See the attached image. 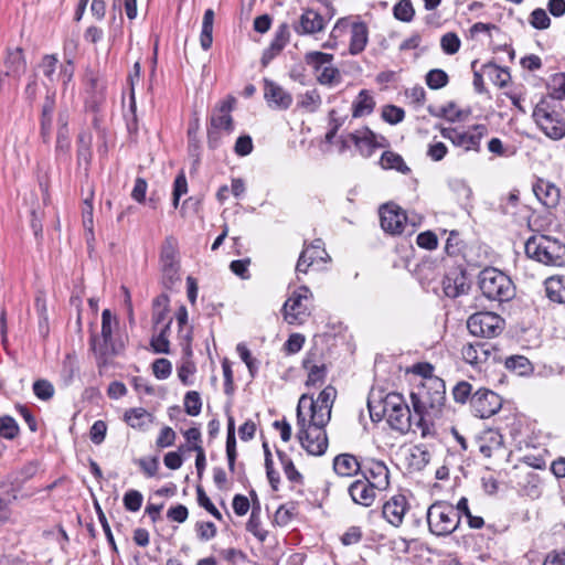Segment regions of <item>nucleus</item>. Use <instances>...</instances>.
Here are the masks:
<instances>
[{
  "instance_id": "1",
  "label": "nucleus",
  "mask_w": 565,
  "mask_h": 565,
  "mask_svg": "<svg viewBox=\"0 0 565 565\" xmlns=\"http://www.w3.org/2000/svg\"><path fill=\"white\" fill-rule=\"evenodd\" d=\"M415 413L419 416L417 423L422 427V436L428 434L424 416H437L446 402V386L440 377H428L411 393Z\"/></svg>"
},
{
  "instance_id": "2",
  "label": "nucleus",
  "mask_w": 565,
  "mask_h": 565,
  "mask_svg": "<svg viewBox=\"0 0 565 565\" xmlns=\"http://www.w3.org/2000/svg\"><path fill=\"white\" fill-rule=\"evenodd\" d=\"M367 407L373 422H380L385 417L390 427L399 433H407L411 429V411L402 394L388 393L379 399L370 397Z\"/></svg>"
},
{
  "instance_id": "3",
  "label": "nucleus",
  "mask_w": 565,
  "mask_h": 565,
  "mask_svg": "<svg viewBox=\"0 0 565 565\" xmlns=\"http://www.w3.org/2000/svg\"><path fill=\"white\" fill-rule=\"evenodd\" d=\"M524 249L529 258L543 265H565V243L554 236L535 233L526 239Z\"/></svg>"
},
{
  "instance_id": "4",
  "label": "nucleus",
  "mask_w": 565,
  "mask_h": 565,
  "mask_svg": "<svg viewBox=\"0 0 565 565\" xmlns=\"http://www.w3.org/2000/svg\"><path fill=\"white\" fill-rule=\"evenodd\" d=\"M478 285L482 295L489 300L503 302L515 296V286L511 278L494 267L480 271Z\"/></svg>"
},
{
  "instance_id": "5",
  "label": "nucleus",
  "mask_w": 565,
  "mask_h": 565,
  "mask_svg": "<svg viewBox=\"0 0 565 565\" xmlns=\"http://www.w3.org/2000/svg\"><path fill=\"white\" fill-rule=\"evenodd\" d=\"M337 397V390L332 385L326 386L317 399L312 395L302 394L297 405V417L303 422L305 409H308L309 417L315 418L320 424L329 423L331 419V409Z\"/></svg>"
},
{
  "instance_id": "6",
  "label": "nucleus",
  "mask_w": 565,
  "mask_h": 565,
  "mask_svg": "<svg viewBox=\"0 0 565 565\" xmlns=\"http://www.w3.org/2000/svg\"><path fill=\"white\" fill-rule=\"evenodd\" d=\"M427 523L431 534L447 536L460 525V515L455 505L446 501H436L427 510Z\"/></svg>"
},
{
  "instance_id": "7",
  "label": "nucleus",
  "mask_w": 565,
  "mask_h": 565,
  "mask_svg": "<svg viewBox=\"0 0 565 565\" xmlns=\"http://www.w3.org/2000/svg\"><path fill=\"white\" fill-rule=\"evenodd\" d=\"M328 423L320 424L315 418L307 419L303 415V422L300 423L297 417L298 439L302 448L312 456H321L328 448V437L324 427Z\"/></svg>"
},
{
  "instance_id": "8",
  "label": "nucleus",
  "mask_w": 565,
  "mask_h": 565,
  "mask_svg": "<svg viewBox=\"0 0 565 565\" xmlns=\"http://www.w3.org/2000/svg\"><path fill=\"white\" fill-rule=\"evenodd\" d=\"M333 58L332 54L319 51L306 53L305 62L313 70L320 85L332 87L342 82L340 70L332 64Z\"/></svg>"
},
{
  "instance_id": "9",
  "label": "nucleus",
  "mask_w": 565,
  "mask_h": 565,
  "mask_svg": "<svg viewBox=\"0 0 565 565\" xmlns=\"http://www.w3.org/2000/svg\"><path fill=\"white\" fill-rule=\"evenodd\" d=\"M532 117L540 130L552 140L565 137V119L563 115L552 109L545 100L534 107Z\"/></svg>"
},
{
  "instance_id": "10",
  "label": "nucleus",
  "mask_w": 565,
  "mask_h": 565,
  "mask_svg": "<svg viewBox=\"0 0 565 565\" xmlns=\"http://www.w3.org/2000/svg\"><path fill=\"white\" fill-rule=\"evenodd\" d=\"M114 324H117L116 319L109 309H105L102 312V341H97L96 337L90 339L92 349L103 363H106L108 358L117 355L121 350V345H117L113 339Z\"/></svg>"
},
{
  "instance_id": "11",
  "label": "nucleus",
  "mask_w": 565,
  "mask_h": 565,
  "mask_svg": "<svg viewBox=\"0 0 565 565\" xmlns=\"http://www.w3.org/2000/svg\"><path fill=\"white\" fill-rule=\"evenodd\" d=\"M444 138L451 141L456 147L462 148L465 151H479L481 139L488 135L486 125H473L468 130H461L455 127H444L440 129Z\"/></svg>"
},
{
  "instance_id": "12",
  "label": "nucleus",
  "mask_w": 565,
  "mask_h": 565,
  "mask_svg": "<svg viewBox=\"0 0 565 565\" xmlns=\"http://www.w3.org/2000/svg\"><path fill=\"white\" fill-rule=\"evenodd\" d=\"M312 292L307 286H300L285 301L282 307L284 319L289 324H301L310 316L308 302Z\"/></svg>"
},
{
  "instance_id": "13",
  "label": "nucleus",
  "mask_w": 565,
  "mask_h": 565,
  "mask_svg": "<svg viewBox=\"0 0 565 565\" xmlns=\"http://www.w3.org/2000/svg\"><path fill=\"white\" fill-rule=\"evenodd\" d=\"M504 320L490 311H480L471 315L467 321L469 332L476 337L493 338L504 329Z\"/></svg>"
},
{
  "instance_id": "14",
  "label": "nucleus",
  "mask_w": 565,
  "mask_h": 565,
  "mask_svg": "<svg viewBox=\"0 0 565 565\" xmlns=\"http://www.w3.org/2000/svg\"><path fill=\"white\" fill-rule=\"evenodd\" d=\"M461 355L465 362L476 367H481L489 362H499L501 356L497 348L487 341H476L462 347Z\"/></svg>"
},
{
  "instance_id": "15",
  "label": "nucleus",
  "mask_w": 565,
  "mask_h": 565,
  "mask_svg": "<svg viewBox=\"0 0 565 565\" xmlns=\"http://www.w3.org/2000/svg\"><path fill=\"white\" fill-rule=\"evenodd\" d=\"M470 407L475 416L490 418L502 407V398L493 391L479 388L470 397Z\"/></svg>"
},
{
  "instance_id": "16",
  "label": "nucleus",
  "mask_w": 565,
  "mask_h": 565,
  "mask_svg": "<svg viewBox=\"0 0 565 565\" xmlns=\"http://www.w3.org/2000/svg\"><path fill=\"white\" fill-rule=\"evenodd\" d=\"M406 221V213L398 205L386 203L380 207V222L384 232L399 235L404 231Z\"/></svg>"
},
{
  "instance_id": "17",
  "label": "nucleus",
  "mask_w": 565,
  "mask_h": 565,
  "mask_svg": "<svg viewBox=\"0 0 565 565\" xmlns=\"http://www.w3.org/2000/svg\"><path fill=\"white\" fill-rule=\"evenodd\" d=\"M328 260H330V257L324 249V244L322 239L317 238L302 249L296 265V271L307 274L310 266L319 262L327 263Z\"/></svg>"
},
{
  "instance_id": "18",
  "label": "nucleus",
  "mask_w": 565,
  "mask_h": 565,
  "mask_svg": "<svg viewBox=\"0 0 565 565\" xmlns=\"http://www.w3.org/2000/svg\"><path fill=\"white\" fill-rule=\"evenodd\" d=\"M409 509V503L404 494H395L386 500L382 505V516L392 526L399 527L403 524L404 516Z\"/></svg>"
},
{
  "instance_id": "19",
  "label": "nucleus",
  "mask_w": 565,
  "mask_h": 565,
  "mask_svg": "<svg viewBox=\"0 0 565 565\" xmlns=\"http://www.w3.org/2000/svg\"><path fill=\"white\" fill-rule=\"evenodd\" d=\"M363 479L369 481L377 490H385L390 484V470L380 460H369L362 466Z\"/></svg>"
},
{
  "instance_id": "20",
  "label": "nucleus",
  "mask_w": 565,
  "mask_h": 565,
  "mask_svg": "<svg viewBox=\"0 0 565 565\" xmlns=\"http://www.w3.org/2000/svg\"><path fill=\"white\" fill-rule=\"evenodd\" d=\"M264 98L269 107L281 110L288 109L292 104V96L270 79H264Z\"/></svg>"
},
{
  "instance_id": "21",
  "label": "nucleus",
  "mask_w": 565,
  "mask_h": 565,
  "mask_svg": "<svg viewBox=\"0 0 565 565\" xmlns=\"http://www.w3.org/2000/svg\"><path fill=\"white\" fill-rule=\"evenodd\" d=\"M324 18L313 9H306L301 13L299 21L294 24V30L299 35H310L324 29Z\"/></svg>"
},
{
  "instance_id": "22",
  "label": "nucleus",
  "mask_w": 565,
  "mask_h": 565,
  "mask_svg": "<svg viewBox=\"0 0 565 565\" xmlns=\"http://www.w3.org/2000/svg\"><path fill=\"white\" fill-rule=\"evenodd\" d=\"M533 192L537 200L547 209H554L561 200V189L545 179H537L533 184Z\"/></svg>"
},
{
  "instance_id": "23",
  "label": "nucleus",
  "mask_w": 565,
  "mask_h": 565,
  "mask_svg": "<svg viewBox=\"0 0 565 565\" xmlns=\"http://www.w3.org/2000/svg\"><path fill=\"white\" fill-rule=\"evenodd\" d=\"M377 490L369 481L364 479H358L353 481L348 489V492L355 504L364 508L371 507L376 498Z\"/></svg>"
},
{
  "instance_id": "24",
  "label": "nucleus",
  "mask_w": 565,
  "mask_h": 565,
  "mask_svg": "<svg viewBox=\"0 0 565 565\" xmlns=\"http://www.w3.org/2000/svg\"><path fill=\"white\" fill-rule=\"evenodd\" d=\"M470 286L463 270H450L443 279V289L447 297L457 298L468 292Z\"/></svg>"
},
{
  "instance_id": "25",
  "label": "nucleus",
  "mask_w": 565,
  "mask_h": 565,
  "mask_svg": "<svg viewBox=\"0 0 565 565\" xmlns=\"http://www.w3.org/2000/svg\"><path fill=\"white\" fill-rule=\"evenodd\" d=\"M234 104L235 98L228 96L216 106L211 117V127L213 129H224L227 132L233 130L234 127L231 111L234 107Z\"/></svg>"
},
{
  "instance_id": "26",
  "label": "nucleus",
  "mask_w": 565,
  "mask_h": 565,
  "mask_svg": "<svg viewBox=\"0 0 565 565\" xmlns=\"http://www.w3.org/2000/svg\"><path fill=\"white\" fill-rule=\"evenodd\" d=\"M302 367L307 371L308 376L306 386H317L322 384L327 376V367L323 363L318 362L316 352H308L302 360Z\"/></svg>"
},
{
  "instance_id": "27",
  "label": "nucleus",
  "mask_w": 565,
  "mask_h": 565,
  "mask_svg": "<svg viewBox=\"0 0 565 565\" xmlns=\"http://www.w3.org/2000/svg\"><path fill=\"white\" fill-rule=\"evenodd\" d=\"M350 33L349 53L358 55L362 53L369 42V28L362 21H350L348 29Z\"/></svg>"
},
{
  "instance_id": "28",
  "label": "nucleus",
  "mask_w": 565,
  "mask_h": 565,
  "mask_svg": "<svg viewBox=\"0 0 565 565\" xmlns=\"http://www.w3.org/2000/svg\"><path fill=\"white\" fill-rule=\"evenodd\" d=\"M479 451L486 457L490 458L494 452L500 451L503 447V436L497 431L489 429L483 431L477 440Z\"/></svg>"
},
{
  "instance_id": "29",
  "label": "nucleus",
  "mask_w": 565,
  "mask_h": 565,
  "mask_svg": "<svg viewBox=\"0 0 565 565\" xmlns=\"http://www.w3.org/2000/svg\"><path fill=\"white\" fill-rule=\"evenodd\" d=\"M7 75L20 77L26 70V61L21 47H8L4 58Z\"/></svg>"
},
{
  "instance_id": "30",
  "label": "nucleus",
  "mask_w": 565,
  "mask_h": 565,
  "mask_svg": "<svg viewBox=\"0 0 565 565\" xmlns=\"http://www.w3.org/2000/svg\"><path fill=\"white\" fill-rule=\"evenodd\" d=\"M333 470L340 477H352L362 470V466L353 455L340 454L333 459Z\"/></svg>"
},
{
  "instance_id": "31",
  "label": "nucleus",
  "mask_w": 565,
  "mask_h": 565,
  "mask_svg": "<svg viewBox=\"0 0 565 565\" xmlns=\"http://www.w3.org/2000/svg\"><path fill=\"white\" fill-rule=\"evenodd\" d=\"M55 109L54 96L47 95L42 105L40 135L44 143L51 140L53 114Z\"/></svg>"
},
{
  "instance_id": "32",
  "label": "nucleus",
  "mask_w": 565,
  "mask_h": 565,
  "mask_svg": "<svg viewBox=\"0 0 565 565\" xmlns=\"http://www.w3.org/2000/svg\"><path fill=\"white\" fill-rule=\"evenodd\" d=\"M39 470V463L36 461H30L23 465L20 469L9 475V482L11 486V492H15L21 487L32 479Z\"/></svg>"
},
{
  "instance_id": "33",
  "label": "nucleus",
  "mask_w": 565,
  "mask_h": 565,
  "mask_svg": "<svg viewBox=\"0 0 565 565\" xmlns=\"http://www.w3.org/2000/svg\"><path fill=\"white\" fill-rule=\"evenodd\" d=\"M124 419L134 429L145 430L153 422V415L142 407L127 409Z\"/></svg>"
},
{
  "instance_id": "34",
  "label": "nucleus",
  "mask_w": 565,
  "mask_h": 565,
  "mask_svg": "<svg viewBox=\"0 0 565 565\" xmlns=\"http://www.w3.org/2000/svg\"><path fill=\"white\" fill-rule=\"evenodd\" d=\"M547 298L557 303H565V276H553L545 280Z\"/></svg>"
},
{
  "instance_id": "35",
  "label": "nucleus",
  "mask_w": 565,
  "mask_h": 565,
  "mask_svg": "<svg viewBox=\"0 0 565 565\" xmlns=\"http://www.w3.org/2000/svg\"><path fill=\"white\" fill-rule=\"evenodd\" d=\"M171 323L172 319H169L161 328L157 329L159 331L158 334L151 338L150 345L156 353H169L170 342L168 340V333Z\"/></svg>"
},
{
  "instance_id": "36",
  "label": "nucleus",
  "mask_w": 565,
  "mask_h": 565,
  "mask_svg": "<svg viewBox=\"0 0 565 565\" xmlns=\"http://www.w3.org/2000/svg\"><path fill=\"white\" fill-rule=\"evenodd\" d=\"M213 23H214V11L207 9L204 12L202 21V31L200 35V44L204 51H207L213 43Z\"/></svg>"
},
{
  "instance_id": "37",
  "label": "nucleus",
  "mask_w": 565,
  "mask_h": 565,
  "mask_svg": "<svg viewBox=\"0 0 565 565\" xmlns=\"http://www.w3.org/2000/svg\"><path fill=\"white\" fill-rule=\"evenodd\" d=\"M380 163L383 169H395L404 174L411 171L402 156L393 151H384L381 156Z\"/></svg>"
},
{
  "instance_id": "38",
  "label": "nucleus",
  "mask_w": 565,
  "mask_h": 565,
  "mask_svg": "<svg viewBox=\"0 0 565 565\" xmlns=\"http://www.w3.org/2000/svg\"><path fill=\"white\" fill-rule=\"evenodd\" d=\"M484 74L499 87H504L510 82L511 76L508 70L498 66L497 64L489 62L482 66Z\"/></svg>"
},
{
  "instance_id": "39",
  "label": "nucleus",
  "mask_w": 565,
  "mask_h": 565,
  "mask_svg": "<svg viewBox=\"0 0 565 565\" xmlns=\"http://www.w3.org/2000/svg\"><path fill=\"white\" fill-rule=\"evenodd\" d=\"M322 99L317 89L307 90L298 96V107L308 113H316L321 106Z\"/></svg>"
},
{
  "instance_id": "40",
  "label": "nucleus",
  "mask_w": 565,
  "mask_h": 565,
  "mask_svg": "<svg viewBox=\"0 0 565 565\" xmlns=\"http://www.w3.org/2000/svg\"><path fill=\"white\" fill-rule=\"evenodd\" d=\"M375 102L373 97L366 92L361 90L356 100L353 103V117H362L373 111Z\"/></svg>"
},
{
  "instance_id": "41",
  "label": "nucleus",
  "mask_w": 565,
  "mask_h": 565,
  "mask_svg": "<svg viewBox=\"0 0 565 565\" xmlns=\"http://www.w3.org/2000/svg\"><path fill=\"white\" fill-rule=\"evenodd\" d=\"M277 456L282 466L284 472L287 479L294 483H300L302 481L301 473L296 469L292 460L284 451L277 450Z\"/></svg>"
},
{
  "instance_id": "42",
  "label": "nucleus",
  "mask_w": 565,
  "mask_h": 565,
  "mask_svg": "<svg viewBox=\"0 0 565 565\" xmlns=\"http://www.w3.org/2000/svg\"><path fill=\"white\" fill-rule=\"evenodd\" d=\"M548 96L556 100L565 98V73H557L551 77Z\"/></svg>"
},
{
  "instance_id": "43",
  "label": "nucleus",
  "mask_w": 565,
  "mask_h": 565,
  "mask_svg": "<svg viewBox=\"0 0 565 565\" xmlns=\"http://www.w3.org/2000/svg\"><path fill=\"white\" fill-rule=\"evenodd\" d=\"M394 18L402 22H411L414 19L415 10L411 0H399L393 7Z\"/></svg>"
},
{
  "instance_id": "44",
  "label": "nucleus",
  "mask_w": 565,
  "mask_h": 565,
  "mask_svg": "<svg viewBox=\"0 0 565 565\" xmlns=\"http://www.w3.org/2000/svg\"><path fill=\"white\" fill-rule=\"evenodd\" d=\"M425 81L430 89L436 90L445 87L449 82V77L444 70L434 68L426 74Z\"/></svg>"
},
{
  "instance_id": "45",
  "label": "nucleus",
  "mask_w": 565,
  "mask_h": 565,
  "mask_svg": "<svg viewBox=\"0 0 565 565\" xmlns=\"http://www.w3.org/2000/svg\"><path fill=\"white\" fill-rule=\"evenodd\" d=\"M179 270V263L161 264L162 282L166 288H172L180 280Z\"/></svg>"
},
{
  "instance_id": "46",
  "label": "nucleus",
  "mask_w": 565,
  "mask_h": 565,
  "mask_svg": "<svg viewBox=\"0 0 565 565\" xmlns=\"http://www.w3.org/2000/svg\"><path fill=\"white\" fill-rule=\"evenodd\" d=\"M507 369L516 372L520 375H524L531 371V363L529 359L523 355H512L504 360Z\"/></svg>"
},
{
  "instance_id": "47",
  "label": "nucleus",
  "mask_w": 565,
  "mask_h": 565,
  "mask_svg": "<svg viewBox=\"0 0 565 565\" xmlns=\"http://www.w3.org/2000/svg\"><path fill=\"white\" fill-rule=\"evenodd\" d=\"M430 461V454L425 446H415L411 452V466L422 470Z\"/></svg>"
},
{
  "instance_id": "48",
  "label": "nucleus",
  "mask_w": 565,
  "mask_h": 565,
  "mask_svg": "<svg viewBox=\"0 0 565 565\" xmlns=\"http://www.w3.org/2000/svg\"><path fill=\"white\" fill-rule=\"evenodd\" d=\"M33 393L41 401H49L54 396L55 388L47 380H36L33 383Z\"/></svg>"
},
{
  "instance_id": "49",
  "label": "nucleus",
  "mask_w": 565,
  "mask_h": 565,
  "mask_svg": "<svg viewBox=\"0 0 565 565\" xmlns=\"http://www.w3.org/2000/svg\"><path fill=\"white\" fill-rule=\"evenodd\" d=\"M202 401L196 391H190L184 396V411L190 416H198L201 413Z\"/></svg>"
},
{
  "instance_id": "50",
  "label": "nucleus",
  "mask_w": 565,
  "mask_h": 565,
  "mask_svg": "<svg viewBox=\"0 0 565 565\" xmlns=\"http://www.w3.org/2000/svg\"><path fill=\"white\" fill-rule=\"evenodd\" d=\"M15 492L8 491L7 494L0 493V527L10 520V505L17 500Z\"/></svg>"
},
{
  "instance_id": "51",
  "label": "nucleus",
  "mask_w": 565,
  "mask_h": 565,
  "mask_svg": "<svg viewBox=\"0 0 565 565\" xmlns=\"http://www.w3.org/2000/svg\"><path fill=\"white\" fill-rule=\"evenodd\" d=\"M460 45L461 41L459 36L454 32H448L440 39V46L443 51L448 55L456 54L459 51Z\"/></svg>"
},
{
  "instance_id": "52",
  "label": "nucleus",
  "mask_w": 565,
  "mask_h": 565,
  "mask_svg": "<svg viewBox=\"0 0 565 565\" xmlns=\"http://www.w3.org/2000/svg\"><path fill=\"white\" fill-rule=\"evenodd\" d=\"M290 33H289V26L287 23H282L278 26V29L275 32V36L270 43V46L274 51H279L287 45L289 42Z\"/></svg>"
},
{
  "instance_id": "53",
  "label": "nucleus",
  "mask_w": 565,
  "mask_h": 565,
  "mask_svg": "<svg viewBox=\"0 0 565 565\" xmlns=\"http://www.w3.org/2000/svg\"><path fill=\"white\" fill-rule=\"evenodd\" d=\"M143 497L138 490H128L122 499L124 507L130 512H137L142 505Z\"/></svg>"
},
{
  "instance_id": "54",
  "label": "nucleus",
  "mask_w": 565,
  "mask_h": 565,
  "mask_svg": "<svg viewBox=\"0 0 565 565\" xmlns=\"http://www.w3.org/2000/svg\"><path fill=\"white\" fill-rule=\"evenodd\" d=\"M19 433V426L13 417H0V436L7 439H13Z\"/></svg>"
},
{
  "instance_id": "55",
  "label": "nucleus",
  "mask_w": 565,
  "mask_h": 565,
  "mask_svg": "<svg viewBox=\"0 0 565 565\" xmlns=\"http://www.w3.org/2000/svg\"><path fill=\"white\" fill-rule=\"evenodd\" d=\"M71 148L68 128L57 130L55 152L57 157L66 156Z\"/></svg>"
},
{
  "instance_id": "56",
  "label": "nucleus",
  "mask_w": 565,
  "mask_h": 565,
  "mask_svg": "<svg viewBox=\"0 0 565 565\" xmlns=\"http://www.w3.org/2000/svg\"><path fill=\"white\" fill-rule=\"evenodd\" d=\"M382 117L386 122L396 125L404 119L405 111L401 107L387 105L383 108Z\"/></svg>"
},
{
  "instance_id": "57",
  "label": "nucleus",
  "mask_w": 565,
  "mask_h": 565,
  "mask_svg": "<svg viewBox=\"0 0 565 565\" xmlns=\"http://www.w3.org/2000/svg\"><path fill=\"white\" fill-rule=\"evenodd\" d=\"M530 23L537 30H545L551 25V19L544 9L537 8L532 11Z\"/></svg>"
},
{
  "instance_id": "58",
  "label": "nucleus",
  "mask_w": 565,
  "mask_h": 565,
  "mask_svg": "<svg viewBox=\"0 0 565 565\" xmlns=\"http://www.w3.org/2000/svg\"><path fill=\"white\" fill-rule=\"evenodd\" d=\"M349 25H350V19L349 18H341V19H339L335 22V24H334V26H333V29H332V31L330 33V41L327 42L323 46L324 47H329V49H333L335 46V43H331V41L339 39L345 32H348Z\"/></svg>"
},
{
  "instance_id": "59",
  "label": "nucleus",
  "mask_w": 565,
  "mask_h": 565,
  "mask_svg": "<svg viewBox=\"0 0 565 565\" xmlns=\"http://www.w3.org/2000/svg\"><path fill=\"white\" fill-rule=\"evenodd\" d=\"M472 385L469 382L461 381L452 388V396L457 403H466L471 395Z\"/></svg>"
},
{
  "instance_id": "60",
  "label": "nucleus",
  "mask_w": 565,
  "mask_h": 565,
  "mask_svg": "<svg viewBox=\"0 0 565 565\" xmlns=\"http://www.w3.org/2000/svg\"><path fill=\"white\" fill-rule=\"evenodd\" d=\"M198 492V503L204 508L207 512H210L214 518L217 520H222L221 512L215 508V505L212 503L210 498L204 492L203 488L198 486L196 488Z\"/></svg>"
},
{
  "instance_id": "61",
  "label": "nucleus",
  "mask_w": 565,
  "mask_h": 565,
  "mask_svg": "<svg viewBox=\"0 0 565 565\" xmlns=\"http://www.w3.org/2000/svg\"><path fill=\"white\" fill-rule=\"evenodd\" d=\"M107 424L104 420H96L89 430V438L93 444L100 445L106 437Z\"/></svg>"
},
{
  "instance_id": "62",
  "label": "nucleus",
  "mask_w": 565,
  "mask_h": 565,
  "mask_svg": "<svg viewBox=\"0 0 565 565\" xmlns=\"http://www.w3.org/2000/svg\"><path fill=\"white\" fill-rule=\"evenodd\" d=\"M172 371L171 362L167 359H158L152 364V372L158 380H166Z\"/></svg>"
},
{
  "instance_id": "63",
  "label": "nucleus",
  "mask_w": 565,
  "mask_h": 565,
  "mask_svg": "<svg viewBox=\"0 0 565 565\" xmlns=\"http://www.w3.org/2000/svg\"><path fill=\"white\" fill-rule=\"evenodd\" d=\"M416 243L422 248L434 250L438 246V238L435 233L426 231L417 235Z\"/></svg>"
},
{
  "instance_id": "64",
  "label": "nucleus",
  "mask_w": 565,
  "mask_h": 565,
  "mask_svg": "<svg viewBox=\"0 0 565 565\" xmlns=\"http://www.w3.org/2000/svg\"><path fill=\"white\" fill-rule=\"evenodd\" d=\"M175 438V431L171 427L166 426L160 430L156 445L159 448H167L174 445Z\"/></svg>"
}]
</instances>
